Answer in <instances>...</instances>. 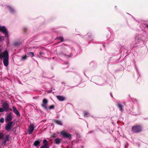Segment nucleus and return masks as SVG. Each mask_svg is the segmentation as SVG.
<instances>
[{
  "mask_svg": "<svg viewBox=\"0 0 148 148\" xmlns=\"http://www.w3.org/2000/svg\"><path fill=\"white\" fill-rule=\"evenodd\" d=\"M1 49H0V58L3 59V63L4 65L7 66L9 64V54L7 50H5L4 52L1 53Z\"/></svg>",
  "mask_w": 148,
  "mask_h": 148,
  "instance_id": "nucleus-1",
  "label": "nucleus"
},
{
  "mask_svg": "<svg viewBox=\"0 0 148 148\" xmlns=\"http://www.w3.org/2000/svg\"><path fill=\"white\" fill-rule=\"evenodd\" d=\"M132 130L134 132H138L141 131L142 128L140 125H137L133 127Z\"/></svg>",
  "mask_w": 148,
  "mask_h": 148,
  "instance_id": "nucleus-2",
  "label": "nucleus"
},
{
  "mask_svg": "<svg viewBox=\"0 0 148 148\" xmlns=\"http://www.w3.org/2000/svg\"><path fill=\"white\" fill-rule=\"evenodd\" d=\"M0 31H1V32L5 35L6 37L8 38V35L7 30L4 26H0Z\"/></svg>",
  "mask_w": 148,
  "mask_h": 148,
  "instance_id": "nucleus-3",
  "label": "nucleus"
},
{
  "mask_svg": "<svg viewBox=\"0 0 148 148\" xmlns=\"http://www.w3.org/2000/svg\"><path fill=\"white\" fill-rule=\"evenodd\" d=\"M61 135L64 137L67 138H71V135L63 130L60 132Z\"/></svg>",
  "mask_w": 148,
  "mask_h": 148,
  "instance_id": "nucleus-4",
  "label": "nucleus"
},
{
  "mask_svg": "<svg viewBox=\"0 0 148 148\" xmlns=\"http://www.w3.org/2000/svg\"><path fill=\"white\" fill-rule=\"evenodd\" d=\"M13 123V122H10L8 123L5 126V129L8 131L10 130L12 128V126Z\"/></svg>",
  "mask_w": 148,
  "mask_h": 148,
  "instance_id": "nucleus-5",
  "label": "nucleus"
},
{
  "mask_svg": "<svg viewBox=\"0 0 148 148\" xmlns=\"http://www.w3.org/2000/svg\"><path fill=\"white\" fill-rule=\"evenodd\" d=\"M48 103V101L47 100L45 99H44L43 100L42 104V106L46 110L47 109V104Z\"/></svg>",
  "mask_w": 148,
  "mask_h": 148,
  "instance_id": "nucleus-6",
  "label": "nucleus"
},
{
  "mask_svg": "<svg viewBox=\"0 0 148 148\" xmlns=\"http://www.w3.org/2000/svg\"><path fill=\"white\" fill-rule=\"evenodd\" d=\"M12 116L10 113L8 114L6 116L5 118V121L6 122H9L12 120Z\"/></svg>",
  "mask_w": 148,
  "mask_h": 148,
  "instance_id": "nucleus-7",
  "label": "nucleus"
},
{
  "mask_svg": "<svg viewBox=\"0 0 148 148\" xmlns=\"http://www.w3.org/2000/svg\"><path fill=\"white\" fill-rule=\"evenodd\" d=\"M2 106L4 110L5 111H6L7 112L9 110V105L7 103H3L2 105Z\"/></svg>",
  "mask_w": 148,
  "mask_h": 148,
  "instance_id": "nucleus-8",
  "label": "nucleus"
},
{
  "mask_svg": "<svg viewBox=\"0 0 148 148\" xmlns=\"http://www.w3.org/2000/svg\"><path fill=\"white\" fill-rule=\"evenodd\" d=\"M43 143L44 145L41 147L40 148H49L48 142L46 140H44Z\"/></svg>",
  "mask_w": 148,
  "mask_h": 148,
  "instance_id": "nucleus-9",
  "label": "nucleus"
},
{
  "mask_svg": "<svg viewBox=\"0 0 148 148\" xmlns=\"http://www.w3.org/2000/svg\"><path fill=\"white\" fill-rule=\"evenodd\" d=\"M34 129V127L33 124H32L29 127L28 132L29 133L32 134L33 133Z\"/></svg>",
  "mask_w": 148,
  "mask_h": 148,
  "instance_id": "nucleus-10",
  "label": "nucleus"
},
{
  "mask_svg": "<svg viewBox=\"0 0 148 148\" xmlns=\"http://www.w3.org/2000/svg\"><path fill=\"white\" fill-rule=\"evenodd\" d=\"M12 109L14 112L18 116H20V114L19 112L17 110L16 108L14 106L12 107Z\"/></svg>",
  "mask_w": 148,
  "mask_h": 148,
  "instance_id": "nucleus-11",
  "label": "nucleus"
},
{
  "mask_svg": "<svg viewBox=\"0 0 148 148\" xmlns=\"http://www.w3.org/2000/svg\"><path fill=\"white\" fill-rule=\"evenodd\" d=\"M57 98L60 101H63L65 99V98L64 97L61 96H57Z\"/></svg>",
  "mask_w": 148,
  "mask_h": 148,
  "instance_id": "nucleus-12",
  "label": "nucleus"
},
{
  "mask_svg": "<svg viewBox=\"0 0 148 148\" xmlns=\"http://www.w3.org/2000/svg\"><path fill=\"white\" fill-rule=\"evenodd\" d=\"M61 139L59 138H56L55 140V142L56 144H58L60 142Z\"/></svg>",
  "mask_w": 148,
  "mask_h": 148,
  "instance_id": "nucleus-13",
  "label": "nucleus"
},
{
  "mask_svg": "<svg viewBox=\"0 0 148 148\" xmlns=\"http://www.w3.org/2000/svg\"><path fill=\"white\" fill-rule=\"evenodd\" d=\"M40 142L38 141H36L34 143V145L36 147L39 146L40 145Z\"/></svg>",
  "mask_w": 148,
  "mask_h": 148,
  "instance_id": "nucleus-14",
  "label": "nucleus"
},
{
  "mask_svg": "<svg viewBox=\"0 0 148 148\" xmlns=\"http://www.w3.org/2000/svg\"><path fill=\"white\" fill-rule=\"evenodd\" d=\"M54 122L58 125H62V123L61 121L56 120H55Z\"/></svg>",
  "mask_w": 148,
  "mask_h": 148,
  "instance_id": "nucleus-15",
  "label": "nucleus"
},
{
  "mask_svg": "<svg viewBox=\"0 0 148 148\" xmlns=\"http://www.w3.org/2000/svg\"><path fill=\"white\" fill-rule=\"evenodd\" d=\"M118 106L120 110L122 111L123 110V106L120 104H118Z\"/></svg>",
  "mask_w": 148,
  "mask_h": 148,
  "instance_id": "nucleus-16",
  "label": "nucleus"
},
{
  "mask_svg": "<svg viewBox=\"0 0 148 148\" xmlns=\"http://www.w3.org/2000/svg\"><path fill=\"white\" fill-rule=\"evenodd\" d=\"M6 142V141L4 140L2 142V143L1 144V146H2V147H3L5 145Z\"/></svg>",
  "mask_w": 148,
  "mask_h": 148,
  "instance_id": "nucleus-17",
  "label": "nucleus"
},
{
  "mask_svg": "<svg viewBox=\"0 0 148 148\" xmlns=\"http://www.w3.org/2000/svg\"><path fill=\"white\" fill-rule=\"evenodd\" d=\"M9 135H7L6 136V137L5 138V140H4L7 141H8L9 140Z\"/></svg>",
  "mask_w": 148,
  "mask_h": 148,
  "instance_id": "nucleus-18",
  "label": "nucleus"
},
{
  "mask_svg": "<svg viewBox=\"0 0 148 148\" xmlns=\"http://www.w3.org/2000/svg\"><path fill=\"white\" fill-rule=\"evenodd\" d=\"M8 8L9 11L11 12H12L14 11L13 9L10 6H8Z\"/></svg>",
  "mask_w": 148,
  "mask_h": 148,
  "instance_id": "nucleus-19",
  "label": "nucleus"
},
{
  "mask_svg": "<svg viewBox=\"0 0 148 148\" xmlns=\"http://www.w3.org/2000/svg\"><path fill=\"white\" fill-rule=\"evenodd\" d=\"M57 40H60V41L61 42H62L63 41V39L62 37H59L58 38H57L56 39Z\"/></svg>",
  "mask_w": 148,
  "mask_h": 148,
  "instance_id": "nucleus-20",
  "label": "nucleus"
},
{
  "mask_svg": "<svg viewBox=\"0 0 148 148\" xmlns=\"http://www.w3.org/2000/svg\"><path fill=\"white\" fill-rule=\"evenodd\" d=\"M29 54L30 56H31L32 57L34 56V54L33 52H30L29 53Z\"/></svg>",
  "mask_w": 148,
  "mask_h": 148,
  "instance_id": "nucleus-21",
  "label": "nucleus"
},
{
  "mask_svg": "<svg viewBox=\"0 0 148 148\" xmlns=\"http://www.w3.org/2000/svg\"><path fill=\"white\" fill-rule=\"evenodd\" d=\"M4 39V37L3 36H0V41H2Z\"/></svg>",
  "mask_w": 148,
  "mask_h": 148,
  "instance_id": "nucleus-22",
  "label": "nucleus"
},
{
  "mask_svg": "<svg viewBox=\"0 0 148 148\" xmlns=\"http://www.w3.org/2000/svg\"><path fill=\"white\" fill-rule=\"evenodd\" d=\"M3 134L2 133H0V139H3Z\"/></svg>",
  "mask_w": 148,
  "mask_h": 148,
  "instance_id": "nucleus-23",
  "label": "nucleus"
},
{
  "mask_svg": "<svg viewBox=\"0 0 148 148\" xmlns=\"http://www.w3.org/2000/svg\"><path fill=\"white\" fill-rule=\"evenodd\" d=\"M27 58V56L26 55L23 56L22 57V60H24L26 59Z\"/></svg>",
  "mask_w": 148,
  "mask_h": 148,
  "instance_id": "nucleus-24",
  "label": "nucleus"
},
{
  "mask_svg": "<svg viewBox=\"0 0 148 148\" xmlns=\"http://www.w3.org/2000/svg\"><path fill=\"white\" fill-rule=\"evenodd\" d=\"M4 122V119L3 118H1L0 119V122L1 123H3Z\"/></svg>",
  "mask_w": 148,
  "mask_h": 148,
  "instance_id": "nucleus-25",
  "label": "nucleus"
},
{
  "mask_svg": "<svg viewBox=\"0 0 148 148\" xmlns=\"http://www.w3.org/2000/svg\"><path fill=\"white\" fill-rule=\"evenodd\" d=\"M89 114L88 112H85L84 113V116L85 117H87L88 116V114Z\"/></svg>",
  "mask_w": 148,
  "mask_h": 148,
  "instance_id": "nucleus-26",
  "label": "nucleus"
},
{
  "mask_svg": "<svg viewBox=\"0 0 148 148\" xmlns=\"http://www.w3.org/2000/svg\"><path fill=\"white\" fill-rule=\"evenodd\" d=\"M54 108V106L53 105H51L49 107V108L50 109H53Z\"/></svg>",
  "mask_w": 148,
  "mask_h": 148,
  "instance_id": "nucleus-27",
  "label": "nucleus"
},
{
  "mask_svg": "<svg viewBox=\"0 0 148 148\" xmlns=\"http://www.w3.org/2000/svg\"><path fill=\"white\" fill-rule=\"evenodd\" d=\"M4 110L3 109V108H0V112H3Z\"/></svg>",
  "mask_w": 148,
  "mask_h": 148,
  "instance_id": "nucleus-28",
  "label": "nucleus"
},
{
  "mask_svg": "<svg viewBox=\"0 0 148 148\" xmlns=\"http://www.w3.org/2000/svg\"><path fill=\"white\" fill-rule=\"evenodd\" d=\"M14 44L15 45H17V44L16 43H15Z\"/></svg>",
  "mask_w": 148,
  "mask_h": 148,
  "instance_id": "nucleus-29",
  "label": "nucleus"
},
{
  "mask_svg": "<svg viewBox=\"0 0 148 148\" xmlns=\"http://www.w3.org/2000/svg\"><path fill=\"white\" fill-rule=\"evenodd\" d=\"M147 27H148V25H147Z\"/></svg>",
  "mask_w": 148,
  "mask_h": 148,
  "instance_id": "nucleus-30",
  "label": "nucleus"
}]
</instances>
